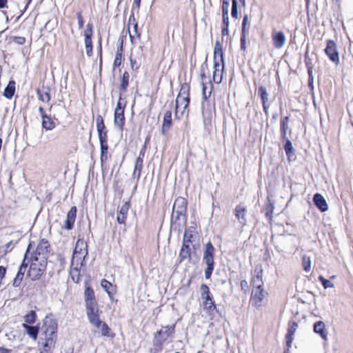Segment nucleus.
I'll return each instance as SVG.
<instances>
[{
    "mask_svg": "<svg viewBox=\"0 0 353 353\" xmlns=\"http://www.w3.org/2000/svg\"><path fill=\"white\" fill-rule=\"evenodd\" d=\"M314 205L321 211L325 212L327 210L328 205L326 203V200H312Z\"/></svg>",
    "mask_w": 353,
    "mask_h": 353,
    "instance_id": "c9c22d12",
    "label": "nucleus"
},
{
    "mask_svg": "<svg viewBox=\"0 0 353 353\" xmlns=\"http://www.w3.org/2000/svg\"><path fill=\"white\" fill-rule=\"evenodd\" d=\"M15 85L14 81L10 80L7 86L4 89L3 96L7 99H11L15 92Z\"/></svg>",
    "mask_w": 353,
    "mask_h": 353,
    "instance_id": "4be33fe9",
    "label": "nucleus"
},
{
    "mask_svg": "<svg viewBox=\"0 0 353 353\" xmlns=\"http://www.w3.org/2000/svg\"><path fill=\"white\" fill-rule=\"evenodd\" d=\"M295 331H296V327H294V326H292V327H290L289 328L288 332V335H291V336H294V333H295Z\"/></svg>",
    "mask_w": 353,
    "mask_h": 353,
    "instance_id": "0e129e2a",
    "label": "nucleus"
},
{
    "mask_svg": "<svg viewBox=\"0 0 353 353\" xmlns=\"http://www.w3.org/2000/svg\"><path fill=\"white\" fill-rule=\"evenodd\" d=\"M285 140V144L284 145V149L285 154L287 155L288 159L289 161H294L296 159L295 154L294 153V148L292 146V144L291 141L289 140V139H286Z\"/></svg>",
    "mask_w": 353,
    "mask_h": 353,
    "instance_id": "412c9836",
    "label": "nucleus"
},
{
    "mask_svg": "<svg viewBox=\"0 0 353 353\" xmlns=\"http://www.w3.org/2000/svg\"><path fill=\"white\" fill-rule=\"evenodd\" d=\"M225 64L219 63L216 62L214 63V71L212 74V79L214 83H221L223 80V72L224 70Z\"/></svg>",
    "mask_w": 353,
    "mask_h": 353,
    "instance_id": "ddd939ff",
    "label": "nucleus"
},
{
    "mask_svg": "<svg viewBox=\"0 0 353 353\" xmlns=\"http://www.w3.org/2000/svg\"><path fill=\"white\" fill-rule=\"evenodd\" d=\"M203 88H202V95L204 99H207L208 97H210L211 94V90H210L208 92H207V87L203 83H202Z\"/></svg>",
    "mask_w": 353,
    "mask_h": 353,
    "instance_id": "09e8293b",
    "label": "nucleus"
},
{
    "mask_svg": "<svg viewBox=\"0 0 353 353\" xmlns=\"http://www.w3.org/2000/svg\"><path fill=\"white\" fill-rule=\"evenodd\" d=\"M41 119L42 127L46 130H52L56 127L54 121L50 116H44V117Z\"/></svg>",
    "mask_w": 353,
    "mask_h": 353,
    "instance_id": "393cba45",
    "label": "nucleus"
},
{
    "mask_svg": "<svg viewBox=\"0 0 353 353\" xmlns=\"http://www.w3.org/2000/svg\"><path fill=\"white\" fill-rule=\"evenodd\" d=\"M130 74L128 72L125 71L123 74L120 88L123 91H125L129 84Z\"/></svg>",
    "mask_w": 353,
    "mask_h": 353,
    "instance_id": "473e14b6",
    "label": "nucleus"
},
{
    "mask_svg": "<svg viewBox=\"0 0 353 353\" xmlns=\"http://www.w3.org/2000/svg\"><path fill=\"white\" fill-rule=\"evenodd\" d=\"M54 343H52V341L50 342L49 341H44L43 348L41 350L40 353H52V350L55 347Z\"/></svg>",
    "mask_w": 353,
    "mask_h": 353,
    "instance_id": "2f4dec72",
    "label": "nucleus"
},
{
    "mask_svg": "<svg viewBox=\"0 0 353 353\" xmlns=\"http://www.w3.org/2000/svg\"><path fill=\"white\" fill-rule=\"evenodd\" d=\"M245 43H246V33L241 32V50H245V49H246Z\"/></svg>",
    "mask_w": 353,
    "mask_h": 353,
    "instance_id": "a18cd8bd",
    "label": "nucleus"
},
{
    "mask_svg": "<svg viewBox=\"0 0 353 353\" xmlns=\"http://www.w3.org/2000/svg\"><path fill=\"white\" fill-rule=\"evenodd\" d=\"M85 49L88 48H92V39H84Z\"/></svg>",
    "mask_w": 353,
    "mask_h": 353,
    "instance_id": "680f3d73",
    "label": "nucleus"
},
{
    "mask_svg": "<svg viewBox=\"0 0 353 353\" xmlns=\"http://www.w3.org/2000/svg\"><path fill=\"white\" fill-rule=\"evenodd\" d=\"M252 285L253 288L250 297L251 305L257 309L264 307L267 303L268 293L263 288L262 270L256 271Z\"/></svg>",
    "mask_w": 353,
    "mask_h": 353,
    "instance_id": "f03ea898",
    "label": "nucleus"
},
{
    "mask_svg": "<svg viewBox=\"0 0 353 353\" xmlns=\"http://www.w3.org/2000/svg\"><path fill=\"white\" fill-rule=\"evenodd\" d=\"M190 103V85L188 83H183L181 86L179 93L176 99L175 117L178 119L182 118L185 114L188 116V111L186 110Z\"/></svg>",
    "mask_w": 353,
    "mask_h": 353,
    "instance_id": "7ed1b4c3",
    "label": "nucleus"
},
{
    "mask_svg": "<svg viewBox=\"0 0 353 353\" xmlns=\"http://www.w3.org/2000/svg\"><path fill=\"white\" fill-rule=\"evenodd\" d=\"M130 206V202L124 201H122L121 205H119V210L117 218L119 223L122 224L125 223Z\"/></svg>",
    "mask_w": 353,
    "mask_h": 353,
    "instance_id": "9d476101",
    "label": "nucleus"
},
{
    "mask_svg": "<svg viewBox=\"0 0 353 353\" xmlns=\"http://www.w3.org/2000/svg\"><path fill=\"white\" fill-rule=\"evenodd\" d=\"M96 123L99 139H105L108 138V130L105 125L103 119L101 115H98L97 117Z\"/></svg>",
    "mask_w": 353,
    "mask_h": 353,
    "instance_id": "9b49d317",
    "label": "nucleus"
},
{
    "mask_svg": "<svg viewBox=\"0 0 353 353\" xmlns=\"http://www.w3.org/2000/svg\"><path fill=\"white\" fill-rule=\"evenodd\" d=\"M15 42L19 45H23L26 42V39L23 37H17L14 39Z\"/></svg>",
    "mask_w": 353,
    "mask_h": 353,
    "instance_id": "5fc2aeb1",
    "label": "nucleus"
},
{
    "mask_svg": "<svg viewBox=\"0 0 353 353\" xmlns=\"http://www.w3.org/2000/svg\"><path fill=\"white\" fill-rule=\"evenodd\" d=\"M0 353H10V350L1 347H0Z\"/></svg>",
    "mask_w": 353,
    "mask_h": 353,
    "instance_id": "774afa93",
    "label": "nucleus"
},
{
    "mask_svg": "<svg viewBox=\"0 0 353 353\" xmlns=\"http://www.w3.org/2000/svg\"><path fill=\"white\" fill-rule=\"evenodd\" d=\"M100 142V148L101 153H108V138L99 139Z\"/></svg>",
    "mask_w": 353,
    "mask_h": 353,
    "instance_id": "ea45409f",
    "label": "nucleus"
},
{
    "mask_svg": "<svg viewBox=\"0 0 353 353\" xmlns=\"http://www.w3.org/2000/svg\"><path fill=\"white\" fill-rule=\"evenodd\" d=\"M241 289L245 293L249 290V285L246 280H242L241 281Z\"/></svg>",
    "mask_w": 353,
    "mask_h": 353,
    "instance_id": "8fccbe9b",
    "label": "nucleus"
},
{
    "mask_svg": "<svg viewBox=\"0 0 353 353\" xmlns=\"http://www.w3.org/2000/svg\"><path fill=\"white\" fill-rule=\"evenodd\" d=\"M258 93L261 97L262 103H268L269 94L267 92L266 88L263 85L259 86V90H258Z\"/></svg>",
    "mask_w": 353,
    "mask_h": 353,
    "instance_id": "7c9ffc66",
    "label": "nucleus"
},
{
    "mask_svg": "<svg viewBox=\"0 0 353 353\" xmlns=\"http://www.w3.org/2000/svg\"><path fill=\"white\" fill-rule=\"evenodd\" d=\"M190 254V249L189 244L183 243L179 253L180 262L188 259Z\"/></svg>",
    "mask_w": 353,
    "mask_h": 353,
    "instance_id": "cd10ccee",
    "label": "nucleus"
},
{
    "mask_svg": "<svg viewBox=\"0 0 353 353\" xmlns=\"http://www.w3.org/2000/svg\"><path fill=\"white\" fill-rule=\"evenodd\" d=\"M85 306L88 319L91 325L100 329L102 336H109L110 328L107 323L100 320L99 308L94 290L89 286L84 292Z\"/></svg>",
    "mask_w": 353,
    "mask_h": 353,
    "instance_id": "f257e3e1",
    "label": "nucleus"
},
{
    "mask_svg": "<svg viewBox=\"0 0 353 353\" xmlns=\"http://www.w3.org/2000/svg\"><path fill=\"white\" fill-rule=\"evenodd\" d=\"M114 123L120 130L123 129L125 123L124 110H114Z\"/></svg>",
    "mask_w": 353,
    "mask_h": 353,
    "instance_id": "6ab92c4d",
    "label": "nucleus"
},
{
    "mask_svg": "<svg viewBox=\"0 0 353 353\" xmlns=\"http://www.w3.org/2000/svg\"><path fill=\"white\" fill-rule=\"evenodd\" d=\"M208 68V64L206 63V61L201 65V79H204L205 77V71Z\"/></svg>",
    "mask_w": 353,
    "mask_h": 353,
    "instance_id": "864d4df0",
    "label": "nucleus"
},
{
    "mask_svg": "<svg viewBox=\"0 0 353 353\" xmlns=\"http://www.w3.org/2000/svg\"><path fill=\"white\" fill-rule=\"evenodd\" d=\"M22 326L26 329V333L32 339L36 340L39 333V327L37 326H31L26 323H23Z\"/></svg>",
    "mask_w": 353,
    "mask_h": 353,
    "instance_id": "5701e85b",
    "label": "nucleus"
},
{
    "mask_svg": "<svg viewBox=\"0 0 353 353\" xmlns=\"http://www.w3.org/2000/svg\"><path fill=\"white\" fill-rule=\"evenodd\" d=\"M44 331V341H52L56 343L57 341V324L56 321L51 318H46L43 323Z\"/></svg>",
    "mask_w": 353,
    "mask_h": 353,
    "instance_id": "423d86ee",
    "label": "nucleus"
},
{
    "mask_svg": "<svg viewBox=\"0 0 353 353\" xmlns=\"http://www.w3.org/2000/svg\"><path fill=\"white\" fill-rule=\"evenodd\" d=\"M238 14V1L237 0H232V17L234 19H237Z\"/></svg>",
    "mask_w": 353,
    "mask_h": 353,
    "instance_id": "58836bf2",
    "label": "nucleus"
},
{
    "mask_svg": "<svg viewBox=\"0 0 353 353\" xmlns=\"http://www.w3.org/2000/svg\"><path fill=\"white\" fill-rule=\"evenodd\" d=\"M196 234V228L194 227L186 229L183 235V243L190 245L194 241Z\"/></svg>",
    "mask_w": 353,
    "mask_h": 353,
    "instance_id": "a211bd4d",
    "label": "nucleus"
},
{
    "mask_svg": "<svg viewBox=\"0 0 353 353\" xmlns=\"http://www.w3.org/2000/svg\"><path fill=\"white\" fill-rule=\"evenodd\" d=\"M26 255H27V253L25 255V258H26ZM25 261H26V259H24L23 262L21 265L19 270L18 271V273L14 279L13 285L14 286H17V287L19 286L21 284V283L23 279V276H24V274H25V272H26V268H27V264L25 263Z\"/></svg>",
    "mask_w": 353,
    "mask_h": 353,
    "instance_id": "f3484780",
    "label": "nucleus"
},
{
    "mask_svg": "<svg viewBox=\"0 0 353 353\" xmlns=\"http://www.w3.org/2000/svg\"><path fill=\"white\" fill-rule=\"evenodd\" d=\"M187 205L186 200H175L173 205V210L178 214H182L185 211Z\"/></svg>",
    "mask_w": 353,
    "mask_h": 353,
    "instance_id": "b1692460",
    "label": "nucleus"
},
{
    "mask_svg": "<svg viewBox=\"0 0 353 353\" xmlns=\"http://www.w3.org/2000/svg\"><path fill=\"white\" fill-rule=\"evenodd\" d=\"M274 46L280 49L283 48L285 43L286 38L282 31L273 32L272 34Z\"/></svg>",
    "mask_w": 353,
    "mask_h": 353,
    "instance_id": "f8f14e48",
    "label": "nucleus"
},
{
    "mask_svg": "<svg viewBox=\"0 0 353 353\" xmlns=\"http://www.w3.org/2000/svg\"><path fill=\"white\" fill-rule=\"evenodd\" d=\"M219 62V63H224L223 52L222 45L219 41L215 42L214 48V63Z\"/></svg>",
    "mask_w": 353,
    "mask_h": 353,
    "instance_id": "2eb2a0df",
    "label": "nucleus"
},
{
    "mask_svg": "<svg viewBox=\"0 0 353 353\" xmlns=\"http://www.w3.org/2000/svg\"><path fill=\"white\" fill-rule=\"evenodd\" d=\"M319 280L321 282L325 289L332 288L334 286L333 283H332L328 279L324 278L323 276H319Z\"/></svg>",
    "mask_w": 353,
    "mask_h": 353,
    "instance_id": "4c0bfd02",
    "label": "nucleus"
},
{
    "mask_svg": "<svg viewBox=\"0 0 353 353\" xmlns=\"http://www.w3.org/2000/svg\"><path fill=\"white\" fill-rule=\"evenodd\" d=\"M88 255V245L83 239H78L74 250L71 261L70 274L77 272L79 268L83 265L85 258Z\"/></svg>",
    "mask_w": 353,
    "mask_h": 353,
    "instance_id": "20e7f679",
    "label": "nucleus"
},
{
    "mask_svg": "<svg viewBox=\"0 0 353 353\" xmlns=\"http://www.w3.org/2000/svg\"><path fill=\"white\" fill-rule=\"evenodd\" d=\"M36 317L37 316L35 312L33 310L30 311L23 317L25 321L24 323L33 324L36 321Z\"/></svg>",
    "mask_w": 353,
    "mask_h": 353,
    "instance_id": "72a5a7b5",
    "label": "nucleus"
},
{
    "mask_svg": "<svg viewBox=\"0 0 353 353\" xmlns=\"http://www.w3.org/2000/svg\"><path fill=\"white\" fill-rule=\"evenodd\" d=\"M172 125V112L171 111H166L163 116L161 133L165 134Z\"/></svg>",
    "mask_w": 353,
    "mask_h": 353,
    "instance_id": "aec40b11",
    "label": "nucleus"
},
{
    "mask_svg": "<svg viewBox=\"0 0 353 353\" xmlns=\"http://www.w3.org/2000/svg\"><path fill=\"white\" fill-rule=\"evenodd\" d=\"M248 14H245L244 17H243V21H242V31L241 32H245L246 33V26H247V23H248Z\"/></svg>",
    "mask_w": 353,
    "mask_h": 353,
    "instance_id": "3c124183",
    "label": "nucleus"
},
{
    "mask_svg": "<svg viewBox=\"0 0 353 353\" xmlns=\"http://www.w3.org/2000/svg\"><path fill=\"white\" fill-rule=\"evenodd\" d=\"M229 6H230L229 0H223V3H222L223 16L228 15Z\"/></svg>",
    "mask_w": 353,
    "mask_h": 353,
    "instance_id": "79ce46f5",
    "label": "nucleus"
},
{
    "mask_svg": "<svg viewBox=\"0 0 353 353\" xmlns=\"http://www.w3.org/2000/svg\"><path fill=\"white\" fill-rule=\"evenodd\" d=\"M289 117H285L281 121V135L283 139H288L286 137L287 130L289 129Z\"/></svg>",
    "mask_w": 353,
    "mask_h": 353,
    "instance_id": "bb28decb",
    "label": "nucleus"
},
{
    "mask_svg": "<svg viewBox=\"0 0 353 353\" xmlns=\"http://www.w3.org/2000/svg\"><path fill=\"white\" fill-rule=\"evenodd\" d=\"M130 62L131 68L133 70H137L139 68V64H138L135 59H133L132 57H130Z\"/></svg>",
    "mask_w": 353,
    "mask_h": 353,
    "instance_id": "603ef678",
    "label": "nucleus"
},
{
    "mask_svg": "<svg viewBox=\"0 0 353 353\" xmlns=\"http://www.w3.org/2000/svg\"><path fill=\"white\" fill-rule=\"evenodd\" d=\"M38 110H39V114H40V116H41V119H43V118L44 117V116H47V115H48V114L46 113V112H45V110H44V109H43V108H42V107H41V106H40V107L39 108Z\"/></svg>",
    "mask_w": 353,
    "mask_h": 353,
    "instance_id": "e2e57ef3",
    "label": "nucleus"
},
{
    "mask_svg": "<svg viewBox=\"0 0 353 353\" xmlns=\"http://www.w3.org/2000/svg\"><path fill=\"white\" fill-rule=\"evenodd\" d=\"M141 170H137L134 169L133 174H132L133 178H136V179H139L141 176Z\"/></svg>",
    "mask_w": 353,
    "mask_h": 353,
    "instance_id": "052dcab7",
    "label": "nucleus"
},
{
    "mask_svg": "<svg viewBox=\"0 0 353 353\" xmlns=\"http://www.w3.org/2000/svg\"><path fill=\"white\" fill-rule=\"evenodd\" d=\"M201 299L203 301V305L205 309L212 312L216 309V305L212 300V296H211L209 288L203 284L201 285Z\"/></svg>",
    "mask_w": 353,
    "mask_h": 353,
    "instance_id": "1a4fd4ad",
    "label": "nucleus"
},
{
    "mask_svg": "<svg viewBox=\"0 0 353 353\" xmlns=\"http://www.w3.org/2000/svg\"><path fill=\"white\" fill-rule=\"evenodd\" d=\"M77 17L78 20L79 28H81L83 26L84 21L81 11L77 13Z\"/></svg>",
    "mask_w": 353,
    "mask_h": 353,
    "instance_id": "de8ad7c7",
    "label": "nucleus"
},
{
    "mask_svg": "<svg viewBox=\"0 0 353 353\" xmlns=\"http://www.w3.org/2000/svg\"><path fill=\"white\" fill-rule=\"evenodd\" d=\"M101 37H100L99 39V41H98V48H97V50H98V54L99 55V61H100V63H101L102 62V44H101Z\"/></svg>",
    "mask_w": 353,
    "mask_h": 353,
    "instance_id": "49530a36",
    "label": "nucleus"
},
{
    "mask_svg": "<svg viewBox=\"0 0 353 353\" xmlns=\"http://www.w3.org/2000/svg\"><path fill=\"white\" fill-rule=\"evenodd\" d=\"M85 50H86V54L89 57L92 56V54H93V52H92V48H88L85 49Z\"/></svg>",
    "mask_w": 353,
    "mask_h": 353,
    "instance_id": "338daca9",
    "label": "nucleus"
},
{
    "mask_svg": "<svg viewBox=\"0 0 353 353\" xmlns=\"http://www.w3.org/2000/svg\"><path fill=\"white\" fill-rule=\"evenodd\" d=\"M223 27L229 28V16L228 15L223 16Z\"/></svg>",
    "mask_w": 353,
    "mask_h": 353,
    "instance_id": "13d9d810",
    "label": "nucleus"
},
{
    "mask_svg": "<svg viewBox=\"0 0 353 353\" xmlns=\"http://www.w3.org/2000/svg\"><path fill=\"white\" fill-rule=\"evenodd\" d=\"M324 51L331 61H332L336 65L339 64V53L337 49V45L334 41L331 39L327 40L326 48H325Z\"/></svg>",
    "mask_w": 353,
    "mask_h": 353,
    "instance_id": "6e6552de",
    "label": "nucleus"
},
{
    "mask_svg": "<svg viewBox=\"0 0 353 353\" xmlns=\"http://www.w3.org/2000/svg\"><path fill=\"white\" fill-rule=\"evenodd\" d=\"M77 216V208L75 206L71 208L70 211L68 212L67 218L64 221V224L62 226L66 230H71L73 227L74 223Z\"/></svg>",
    "mask_w": 353,
    "mask_h": 353,
    "instance_id": "4468645a",
    "label": "nucleus"
},
{
    "mask_svg": "<svg viewBox=\"0 0 353 353\" xmlns=\"http://www.w3.org/2000/svg\"><path fill=\"white\" fill-rule=\"evenodd\" d=\"M143 158L141 156L137 157L135 161L134 169L141 170L143 168Z\"/></svg>",
    "mask_w": 353,
    "mask_h": 353,
    "instance_id": "37998d69",
    "label": "nucleus"
},
{
    "mask_svg": "<svg viewBox=\"0 0 353 353\" xmlns=\"http://www.w3.org/2000/svg\"><path fill=\"white\" fill-rule=\"evenodd\" d=\"M314 331L315 333L320 335V336L324 340H327V332L325 330V323L321 321H317L314 325Z\"/></svg>",
    "mask_w": 353,
    "mask_h": 353,
    "instance_id": "dca6fc26",
    "label": "nucleus"
},
{
    "mask_svg": "<svg viewBox=\"0 0 353 353\" xmlns=\"http://www.w3.org/2000/svg\"><path fill=\"white\" fill-rule=\"evenodd\" d=\"M37 95L39 97V99L41 100L43 102H49L51 97L50 94L48 92V91L43 90H37Z\"/></svg>",
    "mask_w": 353,
    "mask_h": 353,
    "instance_id": "c756f323",
    "label": "nucleus"
},
{
    "mask_svg": "<svg viewBox=\"0 0 353 353\" xmlns=\"http://www.w3.org/2000/svg\"><path fill=\"white\" fill-rule=\"evenodd\" d=\"M123 55H121L120 53H116L115 58L114 60V67H119L121 64Z\"/></svg>",
    "mask_w": 353,
    "mask_h": 353,
    "instance_id": "c03bdc74",
    "label": "nucleus"
},
{
    "mask_svg": "<svg viewBox=\"0 0 353 353\" xmlns=\"http://www.w3.org/2000/svg\"><path fill=\"white\" fill-rule=\"evenodd\" d=\"M263 105V110L265 113V114H268V109L270 108V105L266 103H262Z\"/></svg>",
    "mask_w": 353,
    "mask_h": 353,
    "instance_id": "69168bd1",
    "label": "nucleus"
},
{
    "mask_svg": "<svg viewBox=\"0 0 353 353\" xmlns=\"http://www.w3.org/2000/svg\"><path fill=\"white\" fill-rule=\"evenodd\" d=\"M49 243L45 239H42L39 241L36 252L39 255H43L48 251Z\"/></svg>",
    "mask_w": 353,
    "mask_h": 353,
    "instance_id": "a878e982",
    "label": "nucleus"
},
{
    "mask_svg": "<svg viewBox=\"0 0 353 353\" xmlns=\"http://www.w3.org/2000/svg\"><path fill=\"white\" fill-rule=\"evenodd\" d=\"M93 35V24L88 23L83 32L84 39H92Z\"/></svg>",
    "mask_w": 353,
    "mask_h": 353,
    "instance_id": "f704fd0d",
    "label": "nucleus"
},
{
    "mask_svg": "<svg viewBox=\"0 0 353 353\" xmlns=\"http://www.w3.org/2000/svg\"><path fill=\"white\" fill-rule=\"evenodd\" d=\"M101 286L107 292L110 299H112L114 294V292L110 290V288H112V283L106 279H102Z\"/></svg>",
    "mask_w": 353,
    "mask_h": 353,
    "instance_id": "c85d7f7f",
    "label": "nucleus"
},
{
    "mask_svg": "<svg viewBox=\"0 0 353 353\" xmlns=\"http://www.w3.org/2000/svg\"><path fill=\"white\" fill-rule=\"evenodd\" d=\"M214 251L215 249L210 242H208V243L205 244L203 252V261L207 265V268L205 270V276L207 279L211 277V275L214 270Z\"/></svg>",
    "mask_w": 353,
    "mask_h": 353,
    "instance_id": "39448f33",
    "label": "nucleus"
},
{
    "mask_svg": "<svg viewBox=\"0 0 353 353\" xmlns=\"http://www.w3.org/2000/svg\"><path fill=\"white\" fill-rule=\"evenodd\" d=\"M46 261L41 260V261H38L37 258H35L34 261H32L29 271L28 272V276L32 280H37L39 279V277L43 274V273L46 270Z\"/></svg>",
    "mask_w": 353,
    "mask_h": 353,
    "instance_id": "0eeeda50",
    "label": "nucleus"
},
{
    "mask_svg": "<svg viewBox=\"0 0 353 353\" xmlns=\"http://www.w3.org/2000/svg\"><path fill=\"white\" fill-rule=\"evenodd\" d=\"M305 61L307 68H309L310 66H312V60L308 57L307 53L305 54Z\"/></svg>",
    "mask_w": 353,
    "mask_h": 353,
    "instance_id": "4d7b16f0",
    "label": "nucleus"
},
{
    "mask_svg": "<svg viewBox=\"0 0 353 353\" xmlns=\"http://www.w3.org/2000/svg\"><path fill=\"white\" fill-rule=\"evenodd\" d=\"M108 159V153H101L100 160L101 163L103 165L104 162H105Z\"/></svg>",
    "mask_w": 353,
    "mask_h": 353,
    "instance_id": "bf43d9fd",
    "label": "nucleus"
},
{
    "mask_svg": "<svg viewBox=\"0 0 353 353\" xmlns=\"http://www.w3.org/2000/svg\"><path fill=\"white\" fill-rule=\"evenodd\" d=\"M236 216L240 220H244L245 216V210L243 208L238 207L236 209Z\"/></svg>",
    "mask_w": 353,
    "mask_h": 353,
    "instance_id": "a19ab883",
    "label": "nucleus"
},
{
    "mask_svg": "<svg viewBox=\"0 0 353 353\" xmlns=\"http://www.w3.org/2000/svg\"><path fill=\"white\" fill-rule=\"evenodd\" d=\"M293 339H294V336H291V335L287 334V336H286V344H287V346L288 347V348L291 347Z\"/></svg>",
    "mask_w": 353,
    "mask_h": 353,
    "instance_id": "6e6d98bb",
    "label": "nucleus"
},
{
    "mask_svg": "<svg viewBox=\"0 0 353 353\" xmlns=\"http://www.w3.org/2000/svg\"><path fill=\"white\" fill-rule=\"evenodd\" d=\"M303 268L305 272H308L311 269V259L310 256L304 255L302 259Z\"/></svg>",
    "mask_w": 353,
    "mask_h": 353,
    "instance_id": "e433bc0d",
    "label": "nucleus"
}]
</instances>
